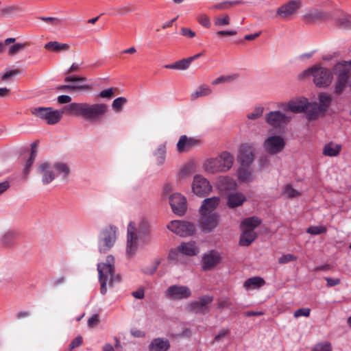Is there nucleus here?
<instances>
[{
  "mask_svg": "<svg viewBox=\"0 0 351 351\" xmlns=\"http://www.w3.org/2000/svg\"><path fill=\"white\" fill-rule=\"evenodd\" d=\"M220 198L219 197H213L205 199L199 208V212L215 213V210L219 206Z\"/></svg>",
  "mask_w": 351,
  "mask_h": 351,
  "instance_id": "a878e982",
  "label": "nucleus"
},
{
  "mask_svg": "<svg viewBox=\"0 0 351 351\" xmlns=\"http://www.w3.org/2000/svg\"><path fill=\"white\" fill-rule=\"evenodd\" d=\"M171 347L169 339L157 337L152 340L148 346V351H168Z\"/></svg>",
  "mask_w": 351,
  "mask_h": 351,
  "instance_id": "4be33fe9",
  "label": "nucleus"
},
{
  "mask_svg": "<svg viewBox=\"0 0 351 351\" xmlns=\"http://www.w3.org/2000/svg\"><path fill=\"white\" fill-rule=\"evenodd\" d=\"M71 97L69 95H60L58 97L57 100L59 104H69L71 101Z\"/></svg>",
  "mask_w": 351,
  "mask_h": 351,
  "instance_id": "338daca9",
  "label": "nucleus"
},
{
  "mask_svg": "<svg viewBox=\"0 0 351 351\" xmlns=\"http://www.w3.org/2000/svg\"><path fill=\"white\" fill-rule=\"evenodd\" d=\"M154 162L158 167H162L166 162L167 146L165 143L159 145L153 152Z\"/></svg>",
  "mask_w": 351,
  "mask_h": 351,
  "instance_id": "b1692460",
  "label": "nucleus"
},
{
  "mask_svg": "<svg viewBox=\"0 0 351 351\" xmlns=\"http://www.w3.org/2000/svg\"><path fill=\"white\" fill-rule=\"evenodd\" d=\"M97 271L101 286L100 292L102 295H105L108 288L112 287L114 282L120 280L119 276L115 274L114 256L108 255L104 262L98 263Z\"/></svg>",
  "mask_w": 351,
  "mask_h": 351,
  "instance_id": "20e7f679",
  "label": "nucleus"
},
{
  "mask_svg": "<svg viewBox=\"0 0 351 351\" xmlns=\"http://www.w3.org/2000/svg\"><path fill=\"white\" fill-rule=\"evenodd\" d=\"M348 80L346 78H337V81L335 87V92L337 94H340L343 90Z\"/></svg>",
  "mask_w": 351,
  "mask_h": 351,
  "instance_id": "de8ad7c7",
  "label": "nucleus"
},
{
  "mask_svg": "<svg viewBox=\"0 0 351 351\" xmlns=\"http://www.w3.org/2000/svg\"><path fill=\"white\" fill-rule=\"evenodd\" d=\"M312 351H332V346L329 342L320 343L315 345Z\"/></svg>",
  "mask_w": 351,
  "mask_h": 351,
  "instance_id": "8fccbe9b",
  "label": "nucleus"
},
{
  "mask_svg": "<svg viewBox=\"0 0 351 351\" xmlns=\"http://www.w3.org/2000/svg\"><path fill=\"white\" fill-rule=\"evenodd\" d=\"M132 295L136 299H143L145 295L144 289L143 288H139L137 290L133 291Z\"/></svg>",
  "mask_w": 351,
  "mask_h": 351,
  "instance_id": "774afa93",
  "label": "nucleus"
},
{
  "mask_svg": "<svg viewBox=\"0 0 351 351\" xmlns=\"http://www.w3.org/2000/svg\"><path fill=\"white\" fill-rule=\"evenodd\" d=\"M265 284V281L263 278L254 276L250 278L245 281L243 284V288L246 291L258 289L263 287Z\"/></svg>",
  "mask_w": 351,
  "mask_h": 351,
  "instance_id": "cd10ccee",
  "label": "nucleus"
},
{
  "mask_svg": "<svg viewBox=\"0 0 351 351\" xmlns=\"http://www.w3.org/2000/svg\"><path fill=\"white\" fill-rule=\"evenodd\" d=\"M234 163V156L227 152H223L216 158L206 160L203 163V169L210 173L228 171Z\"/></svg>",
  "mask_w": 351,
  "mask_h": 351,
  "instance_id": "39448f33",
  "label": "nucleus"
},
{
  "mask_svg": "<svg viewBox=\"0 0 351 351\" xmlns=\"http://www.w3.org/2000/svg\"><path fill=\"white\" fill-rule=\"evenodd\" d=\"M264 107L262 106H256L251 112L247 114L246 117L250 120H256L263 116Z\"/></svg>",
  "mask_w": 351,
  "mask_h": 351,
  "instance_id": "a19ab883",
  "label": "nucleus"
},
{
  "mask_svg": "<svg viewBox=\"0 0 351 351\" xmlns=\"http://www.w3.org/2000/svg\"><path fill=\"white\" fill-rule=\"evenodd\" d=\"M243 3L244 1L243 0L225 1L216 4L214 5L213 8L215 10H223Z\"/></svg>",
  "mask_w": 351,
  "mask_h": 351,
  "instance_id": "e433bc0d",
  "label": "nucleus"
},
{
  "mask_svg": "<svg viewBox=\"0 0 351 351\" xmlns=\"http://www.w3.org/2000/svg\"><path fill=\"white\" fill-rule=\"evenodd\" d=\"M326 228L323 226H311L307 230L306 232L311 234L316 235L322 233H325L326 232Z\"/></svg>",
  "mask_w": 351,
  "mask_h": 351,
  "instance_id": "49530a36",
  "label": "nucleus"
},
{
  "mask_svg": "<svg viewBox=\"0 0 351 351\" xmlns=\"http://www.w3.org/2000/svg\"><path fill=\"white\" fill-rule=\"evenodd\" d=\"M149 224L146 221H141L138 225L130 221L127 228L126 254L133 256L138 247L139 241L147 243L150 240Z\"/></svg>",
  "mask_w": 351,
  "mask_h": 351,
  "instance_id": "f03ea898",
  "label": "nucleus"
},
{
  "mask_svg": "<svg viewBox=\"0 0 351 351\" xmlns=\"http://www.w3.org/2000/svg\"><path fill=\"white\" fill-rule=\"evenodd\" d=\"M292 117L288 111L272 110L265 114V122L276 130H283L291 122Z\"/></svg>",
  "mask_w": 351,
  "mask_h": 351,
  "instance_id": "0eeeda50",
  "label": "nucleus"
},
{
  "mask_svg": "<svg viewBox=\"0 0 351 351\" xmlns=\"http://www.w3.org/2000/svg\"><path fill=\"white\" fill-rule=\"evenodd\" d=\"M230 332V330L229 329H222L216 335L215 337H214L212 343H217V342H220L221 341L223 338L228 335Z\"/></svg>",
  "mask_w": 351,
  "mask_h": 351,
  "instance_id": "864d4df0",
  "label": "nucleus"
},
{
  "mask_svg": "<svg viewBox=\"0 0 351 351\" xmlns=\"http://www.w3.org/2000/svg\"><path fill=\"white\" fill-rule=\"evenodd\" d=\"M199 145V141L182 135L180 137L177 144L176 149L178 153L182 154L190 151L191 149Z\"/></svg>",
  "mask_w": 351,
  "mask_h": 351,
  "instance_id": "412c9836",
  "label": "nucleus"
},
{
  "mask_svg": "<svg viewBox=\"0 0 351 351\" xmlns=\"http://www.w3.org/2000/svg\"><path fill=\"white\" fill-rule=\"evenodd\" d=\"M278 107L285 109L286 111L298 114L305 112L307 109L312 110V104L304 97L293 98L286 104H280Z\"/></svg>",
  "mask_w": 351,
  "mask_h": 351,
  "instance_id": "9d476101",
  "label": "nucleus"
},
{
  "mask_svg": "<svg viewBox=\"0 0 351 351\" xmlns=\"http://www.w3.org/2000/svg\"><path fill=\"white\" fill-rule=\"evenodd\" d=\"M19 73V71L18 69H14L12 71H9L5 72V73L0 75V79L2 81H8L12 77H14L15 75H18Z\"/></svg>",
  "mask_w": 351,
  "mask_h": 351,
  "instance_id": "6e6d98bb",
  "label": "nucleus"
},
{
  "mask_svg": "<svg viewBox=\"0 0 351 351\" xmlns=\"http://www.w3.org/2000/svg\"><path fill=\"white\" fill-rule=\"evenodd\" d=\"M301 6L300 0H291L279 7L276 11V16L282 19L291 18Z\"/></svg>",
  "mask_w": 351,
  "mask_h": 351,
  "instance_id": "a211bd4d",
  "label": "nucleus"
},
{
  "mask_svg": "<svg viewBox=\"0 0 351 351\" xmlns=\"http://www.w3.org/2000/svg\"><path fill=\"white\" fill-rule=\"evenodd\" d=\"M71 86L75 87V88H71V91H90L93 89V87L90 84H71Z\"/></svg>",
  "mask_w": 351,
  "mask_h": 351,
  "instance_id": "09e8293b",
  "label": "nucleus"
},
{
  "mask_svg": "<svg viewBox=\"0 0 351 351\" xmlns=\"http://www.w3.org/2000/svg\"><path fill=\"white\" fill-rule=\"evenodd\" d=\"M36 173L40 178L43 184L47 185L58 176H60L64 180L66 179L70 173V168L64 162L45 161L38 165Z\"/></svg>",
  "mask_w": 351,
  "mask_h": 351,
  "instance_id": "7ed1b4c3",
  "label": "nucleus"
},
{
  "mask_svg": "<svg viewBox=\"0 0 351 351\" xmlns=\"http://www.w3.org/2000/svg\"><path fill=\"white\" fill-rule=\"evenodd\" d=\"M243 232L240 237L239 243L243 246H248L256 238V234L254 231L242 230Z\"/></svg>",
  "mask_w": 351,
  "mask_h": 351,
  "instance_id": "473e14b6",
  "label": "nucleus"
},
{
  "mask_svg": "<svg viewBox=\"0 0 351 351\" xmlns=\"http://www.w3.org/2000/svg\"><path fill=\"white\" fill-rule=\"evenodd\" d=\"M36 152H37V151H36V145H32L30 156L26 162L25 169H24V171L26 174L28 173L29 168L31 167V166L32 165V164L35 160V158L36 156Z\"/></svg>",
  "mask_w": 351,
  "mask_h": 351,
  "instance_id": "c03bdc74",
  "label": "nucleus"
},
{
  "mask_svg": "<svg viewBox=\"0 0 351 351\" xmlns=\"http://www.w3.org/2000/svg\"><path fill=\"white\" fill-rule=\"evenodd\" d=\"M245 201V195L241 192L230 193L227 196V205L230 208L241 206Z\"/></svg>",
  "mask_w": 351,
  "mask_h": 351,
  "instance_id": "5701e85b",
  "label": "nucleus"
},
{
  "mask_svg": "<svg viewBox=\"0 0 351 351\" xmlns=\"http://www.w3.org/2000/svg\"><path fill=\"white\" fill-rule=\"evenodd\" d=\"M178 247L183 255L189 256H195L199 252L195 241L182 242L180 245H178Z\"/></svg>",
  "mask_w": 351,
  "mask_h": 351,
  "instance_id": "bb28decb",
  "label": "nucleus"
},
{
  "mask_svg": "<svg viewBox=\"0 0 351 351\" xmlns=\"http://www.w3.org/2000/svg\"><path fill=\"white\" fill-rule=\"evenodd\" d=\"M167 228L174 234L182 237H190L195 232L194 224L182 220L171 221L167 225Z\"/></svg>",
  "mask_w": 351,
  "mask_h": 351,
  "instance_id": "9b49d317",
  "label": "nucleus"
},
{
  "mask_svg": "<svg viewBox=\"0 0 351 351\" xmlns=\"http://www.w3.org/2000/svg\"><path fill=\"white\" fill-rule=\"evenodd\" d=\"M108 110V105L104 103L73 102L65 106L62 110H54L51 107H36L31 110V112L48 124L55 125L60 121L64 113L81 117L88 121L97 122L106 114Z\"/></svg>",
  "mask_w": 351,
  "mask_h": 351,
  "instance_id": "f257e3e1",
  "label": "nucleus"
},
{
  "mask_svg": "<svg viewBox=\"0 0 351 351\" xmlns=\"http://www.w3.org/2000/svg\"><path fill=\"white\" fill-rule=\"evenodd\" d=\"M286 146V141L280 135L267 136L263 143V148L269 155H276L282 152Z\"/></svg>",
  "mask_w": 351,
  "mask_h": 351,
  "instance_id": "6e6552de",
  "label": "nucleus"
},
{
  "mask_svg": "<svg viewBox=\"0 0 351 351\" xmlns=\"http://www.w3.org/2000/svg\"><path fill=\"white\" fill-rule=\"evenodd\" d=\"M169 204L175 214L179 216L184 215L187 205L186 199L182 195L178 193H173L169 197Z\"/></svg>",
  "mask_w": 351,
  "mask_h": 351,
  "instance_id": "6ab92c4d",
  "label": "nucleus"
},
{
  "mask_svg": "<svg viewBox=\"0 0 351 351\" xmlns=\"http://www.w3.org/2000/svg\"><path fill=\"white\" fill-rule=\"evenodd\" d=\"M45 48L55 52H62L69 51L70 49V46L66 43L51 41L45 44Z\"/></svg>",
  "mask_w": 351,
  "mask_h": 351,
  "instance_id": "72a5a7b5",
  "label": "nucleus"
},
{
  "mask_svg": "<svg viewBox=\"0 0 351 351\" xmlns=\"http://www.w3.org/2000/svg\"><path fill=\"white\" fill-rule=\"evenodd\" d=\"M117 239V228L108 226L104 228L100 234L99 240V250L101 253L109 251L114 245Z\"/></svg>",
  "mask_w": 351,
  "mask_h": 351,
  "instance_id": "1a4fd4ad",
  "label": "nucleus"
},
{
  "mask_svg": "<svg viewBox=\"0 0 351 351\" xmlns=\"http://www.w3.org/2000/svg\"><path fill=\"white\" fill-rule=\"evenodd\" d=\"M165 295L167 298L171 300L180 301L191 297L192 291L187 286L173 285L167 289Z\"/></svg>",
  "mask_w": 351,
  "mask_h": 351,
  "instance_id": "f8f14e48",
  "label": "nucleus"
},
{
  "mask_svg": "<svg viewBox=\"0 0 351 351\" xmlns=\"http://www.w3.org/2000/svg\"><path fill=\"white\" fill-rule=\"evenodd\" d=\"M238 77L239 75L237 74L221 75L213 80L211 82V84L213 86H216L219 84L231 83L235 81L238 78Z\"/></svg>",
  "mask_w": 351,
  "mask_h": 351,
  "instance_id": "4c0bfd02",
  "label": "nucleus"
},
{
  "mask_svg": "<svg viewBox=\"0 0 351 351\" xmlns=\"http://www.w3.org/2000/svg\"><path fill=\"white\" fill-rule=\"evenodd\" d=\"M341 150V145L330 142L323 148V154L330 157L337 156Z\"/></svg>",
  "mask_w": 351,
  "mask_h": 351,
  "instance_id": "2f4dec72",
  "label": "nucleus"
},
{
  "mask_svg": "<svg viewBox=\"0 0 351 351\" xmlns=\"http://www.w3.org/2000/svg\"><path fill=\"white\" fill-rule=\"evenodd\" d=\"M197 21L202 25L204 26L205 27L208 28L210 27V18L204 14H199L197 16Z\"/></svg>",
  "mask_w": 351,
  "mask_h": 351,
  "instance_id": "5fc2aeb1",
  "label": "nucleus"
},
{
  "mask_svg": "<svg viewBox=\"0 0 351 351\" xmlns=\"http://www.w3.org/2000/svg\"><path fill=\"white\" fill-rule=\"evenodd\" d=\"M221 261L220 254L214 250L204 254L202 256V267L204 270H210L217 265Z\"/></svg>",
  "mask_w": 351,
  "mask_h": 351,
  "instance_id": "aec40b11",
  "label": "nucleus"
},
{
  "mask_svg": "<svg viewBox=\"0 0 351 351\" xmlns=\"http://www.w3.org/2000/svg\"><path fill=\"white\" fill-rule=\"evenodd\" d=\"M213 93L211 88L205 84H201L193 93L191 94V100H195L199 97H204Z\"/></svg>",
  "mask_w": 351,
  "mask_h": 351,
  "instance_id": "c756f323",
  "label": "nucleus"
},
{
  "mask_svg": "<svg viewBox=\"0 0 351 351\" xmlns=\"http://www.w3.org/2000/svg\"><path fill=\"white\" fill-rule=\"evenodd\" d=\"M269 160L267 156H261L258 160V165L260 168L263 169L269 166Z\"/></svg>",
  "mask_w": 351,
  "mask_h": 351,
  "instance_id": "e2e57ef3",
  "label": "nucleus"
},
{
  "mask_svg": "<svg viewBox=\"0 0 351 351\" xmlns=\"http://www.w3.org/2000/svg\"><path fill=\"white\" fill-rule=\"evenodd\" d=\"M254 170L250 167L241 166L238 169V178L242 182H250L253 180Z\"/></svg>",
  "mask_w": 351,
  "mask_h": 351,
  "instance_id": "7c9ffc66",
  "label": "nucleus"
},
{
  "mask_svg": "<svg viewBox=\"0 0 351 351\" xmlns=\"http://www.w3.org/2000/svg\"><path fill=\"white\" fill-rule=\"evenodd\" d=\"M191 189L195 195L204 197L211 192L213 187L206 178L201 175H196L193 178Z\"/></svg>",
  "mask_w": 351,
  "mask_h": 351,
  "instance_id": "4468645a",
  "label": "nucleus"
},
{
  "mask_svg": "<svg viewBox=\"0 0 351 351\" xmlns=\"http://www.w3.org/2000/svg\"><path fill=\"white\" fill-rule=\"evenodd\" d=\"M83 343V339L81 336L75 337L69 344V350H73L74 348L79 347Z\"/></svg>",
  "mask_w": 351,
  "mask_h": 351,
  "instance_id": "680f3d73",
  "label": "nucleus"
},
{
  "mask_svg": "<svg viewBox=\"0 0 351 351\" xmlns=\"http://www.w3.org/2000/svg\"><path fill=\"white\" fill-rule=\"evenodd\" d=\"M64 81L66 82H82L86 81V78L83 77L67 76L65 77Z\"/></svg>",
  "mask_w": 351,
  "mask_h": 351,
  "instance_id": "0e129e2a",
  "label": "nucleus"
},
{
  "mask_svg": "<svg viewBox=\"0 0 351 351\" xmlns=\"http://www.w3.org/2000/svg\"><path fill=\"white\" fill-rule=\"evenodd\" d=\"M300 77H312L316 86L326 87L332 82V74L329 69L325 67L314 66L304 71L300 74Z\"/></svg>",
  "mask_w": 351,
  "mask_h": 351,
  "instance_id": "423d86ee",
  "label": "nucleus"
},
{
  "mask_svg": "<svg viewBox=\"0 0 351 351\" xmlns=\"http://www.w3.org/2000/svg\"><path fill=\"white\" fill-rule=\"evenodd\" d=\"M217 186L221 191H230L237 188V183L232 178L221 176L217 180Z\"/></svg>",
  "mask_w": 351,
  "mask_h": 351,
  "instance_id": "c85d7f7f",
  "label": "nucleus"
},
{
  "mask_svg": "<svg viewBox=\"0 0 351 351\" xmlns=\"http://www.w3.org/2000/svg\"><path fill=\"white\" fill-rule=\"evenodd\" d=\"M282 193L289 198L296 197L301 195L300 192L293 189L290 184H286L283 186Z\"/></svg>",
  "mask_w": 351,
  "mask_h": 351,
  "instance_id": "37998d69",
  "label": "nucleus"
},
{
  "mask_svg": "<svg viewBox=\"0 0 351 351\" xmlns=\"http://www.w3.org/2000/svg\"><path fill=\"white\" fill-rule=\"evenodd\" d=\"M261 223V219L256 217L247 218L241 223L242 230H252L258 227Z\"/></svg>",
  "mask_w": 351,
  "mask_h": 351,
  "instance_id": "c9c22d12",
  "label": "nucleus"
},
{
  "mask_svg": "<svg viewBox=\"0 0 351 351\" xmlns=\"http://www.w3.org/2000/svg\"><path fill=\"white\" fill-rule=\"evenodd\" d=\"M183 254L179 249L178 246L169 250L167 259L169 261L178 264L184 263Z\"/></svg>",
  "mask_w": 351,
  "mask_h": 351,
  "instance_id": "f704fd0d",
  "label": "nucleus"
},
{
  "mask_svg": "<svg viewBox=\"0 0 351 351\" xmlns=\"http://www.w3.org/2000/svg\"><path fill=\"white\" fill-rule=\"evenodd\" d=\"M256 148L253 144L243 143L240 146L237 156L241 166L250 167L255 160Z\"/></svg>",
  "mask_w": 351,
  "mask_h": 351,
  "instance_id": "ddd939ff",
  "label": "nucleus"
},
{
  "mask_svg": "<svg viewBox=\"0 0 351 351\" xmlns=\"http://www.w3.org/2000/svg\"><path fill=\"white\" fill-rule=\"evenodd\" d=\"M213 298L210 295H203L197 300L193 301L188 304L187 308L194 313L205 314L208 311V305L213 302Z\"/></svg>",
  "mask_w": 351,
  "mask_h": 351,
  "instance_id": "f3484780",
  "label": "nucleus"
},
{
  "mask_svg": "<svg viewBox=\"0 0 351 351\" xmlns=\"http://www.w3.org/2000/svg\"><path fill=\"white\" fill-rule=\"evenodd\" d=\"M99 320V317L97 314L93 315L88 320V326L90 328L95 326L98 324Z\"/></svg>",
  "mask_w": 351,
  "mask_h": 351,
  "instance_id": "69168bd1",
  "label": "nucleus"
},
{
  "mask_svg": "<svg viewBox=\"0 0 351 351\" xmlns=\"http://www.w3.org/2000/svg\"><path fill=\"white\" fill-rule=\"evenodd\" d=\"M199 226L206 232H212L219 224V215L217 213L199 212Z\"/></svg>",
  "mask_w": 351,
  "mask_h": 351,
  "instance_id": "2eb2a0df",
  "label": "nucleus"
},
{
  "mask_svg": "<svg viewBox=\"0 0 351 351\" xmlns=\"http://www.w3.org/2000/svg\"><path fill=\"white\" fill-rule=\"evenodd\" d=\"M126 101L127 100L125 97H118L113 101L112 107L115 111L119 112L122 110V108Z\"/></svg>",
  "mask_w": 351,
  "mask_h": 351,
  "instance_id": "a18cd8bd",
  "label": "nucleus"
},
{
  "mask_svg": "<svg viewBox=\"0 0 351 351\" xmlns=\"http://www.w3.org/2000/svg\"><path fill=\"white\" fill-rule=\"evenodd\" d=\"M326 14L322 10L317 9L311 10L308 11L305 15L304 18L308 21H317L322 19L326 16Z\"/></svg>",
  "mask_w": 351,
  "mask_h": 351,
  "instance_id": "58836bf2",
  "label": "nucleus"
},
{
  "mask_svg": "<svg viewBox=\"0 0 351 351\" xmlns=\"http://www.w3.org/2000/svg\"><path fill=\"white\" fill-rule=\"evenodd\" d=\"M331 103V97L325 93H322L319 95V104L311 103L312 112L308 116L309 119H315L320 113H324Z\"/></svg>",
  "mask_w": 351,
  "mask_h": 351,
  "instance_id": "dca6fc26",
  "label": "nucleus"
},
{
  "mask_svg": "<svg viewBox=\"0 0 351 351\" xmlns=\"http://www.w3.org/2000/svg\"><path fill=\"white\" fill-rule=\"evenodd\" d=\"M176 64L177 70H186L189 67L191 62L189 58H188L176 61Z\"/></svg>",
  "mask_w": 351,
  "mask_h": 351,
  "instance_id": "3c124183",
  "label": "nucleus"
},
{
  "mask_svg": "<svg viewBox=\"0 0 351 351\" xmlns=\"http://www.w3.org/2000/svg\"><path fill=\"white\" fill-rule=\"evenodd\" d=\"M230 23V18L228 14H222L214 18V24L219 27L227 26Z\"/></svg>",
  "mask_w": 351,
  "mask_h": 351,
  "instance_id": "ea45409f",
  "label": "nucleus"
},
{
  "mask_svg": "<svg viewBox=\"0 0 351 351\" xmlns=\"http://www.w3.org/2000/svg\"><path fill=\"white\" fill-rule=\"evenodd\" d=\"M14 235L13 232H5L0 239L1 244L4 247H9L14 243Z\"/></svg>",
  "mask_w": 351,
  "mask_h": 351,
  "instance_id": "79ce46f5",
  "label": "nucleus"
},
{
  "mask_svg": "<svg viewBox=\"0 0 351 351\" xmlns=\"http://www.w3.org/2000/svg\"><path fill=\"white\" fill-rule=\"evenodd\" d=\"M114 89L113 88L104 89L99 93V96L102 98L110 99L114 95Z\"/></svg>",
  "mask_w": 351,
  "mask_h": 351,
  "instance_id": "052dcab7",
  "label": "nucleus"
},
{
  "mask_svg": "<svg viewBox=\"0 0 351 351\" xmlns=\"http://www.w3.org/2000/svg\"><path fill=\"white\" fill-rule=\"evenodd\" d=\"M25 46V43H16L10 47L9 54L14 55L22 50Z\"/></svg>",
  "mask_w": 351,
  "mask_h": 351,
  "instance_id": "bf43d9fd",
  "label": "nucleus"
},
{
  "mask_svg": "<svg viewBox=\"0 0 351 351\" xmlns=\"http://www.w3.org/2000/svg\"><path fill=\"white\" fill-rule=\"evenodd\" d=\"M333 71L337 78H346V80H348L349 73L351 71V63L350 61L339 62L335 64Z\"/></svg>",
  "mask_w": 351,
  "mask_h": 351,
  "instance_id": "393cba45",
  "label": "nucleus"
},
{
  "mask_svg": "<svg viewBox=\"0 0 351 351\" xmlns=\"http://www.w3.org/2000/svg\"><path fill=\"white\" fill-rule=\"evenodd\" d=\"M195 172L194 166L193 164H188L183 167L180 171V176H187Z\"/></svg>",
  "mask_w": 351,
  "mask_h": 351,
  "instance_id": "603ef678",
  "label": "nucleus"
},
{
  "mask_svg": "<svg viewBox=\"0 0 351 351\" xmlns=\"http://www.w3.org/2000/svg\"><path fill=\"white\" fill-rule=\"evenodd\" d=\"M297 259L296 256L291 254H283L278 259V263L280 264H285L291 261H295Z\"/></svg>",
  "mask_w": 351,
  "mask_h": 351,
  "instance_id": "4d7b16f0",
  "label": "nucleus"
},
{
  "mask_svg": "<svg viewBox=\"0 0 351 351\" xmlns=\"http://www.w3.org/2000/svg\"><path fill=\"white\" fill-rule=\"evenodd\" d=\"M311 309L308 308H300L294 312V317L298 318L299 317H308L310 315Z\"/></svg>",
  "mask_w": 351,
  "mask_h": 351,
  "instance_id": "13d9d810",
  "label": "nucleus"
}]
</instances>
